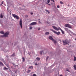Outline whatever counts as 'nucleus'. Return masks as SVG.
Instances as JSON below:
<instances>
[{
	"label": "nucleus",
	"instance_id": "obj_1",
	"mask_svg": "<svg viewBox=\"0 0 76 76\" xmlns=\"http://www.w3.org/2000/svg\"><path fill=\"white\" fill-rule=\"evenodd\" d=\"M52 27L53 28V29L56 30V31H59V30H60L63 34H64V31H63L62 29H61V28L60 27H56L55 26H52Z\"/></svg>",
	"mask_w": 76,
	"mask_h": 76
},
{
	"label": "nucleus",
	"instance_id": "obj_2",
	"mask_svg": "<svg viewBox=\"0 0 76 76\" xmlns=\"http://www.w3.org/2000/svg\"><path fill=\"white\" fill-rule=\"evenodd\" d=\"M63 42L64 43V45H66L67 44V43H69V41L67 40V39H66L65 40H63Z\"/></svg>",
	"mask_w": 76,
	"mask_h": 76
},
{
	"label": "nucleus",
	"instance_id": "obj_3",
	"mask_svg": "<svg viewBox=\"0 0 76 76\" xmlns=\"http://www.w3.org/2000/svg\"><path fill=\"white\" fill-rule=\"evenodd\" d=\"M12 16L14 17V18H16L17 20L19 19V16H18L15 14H12Z\"/></svg>",
	"mask_w": 76,
	"mask_h": 76
},
{
	"label": "nucleus",
	"instance_id": "obj_4",
	"mask_svg": "<svg viewBox=\"0 0 76 76\" xmlns=\"http://www.w3.org/2000/svg\"><path fill=\"white\" fill-rule=\"evenodd\" d=\"M51 31H53V32H54V33H55V34H56L58 35H59L60 34V31H58V32H57L56 31H54L53 29H51Z\"/></svg>",
	"mask_w": 76,
	"mask_h": 76
},
{
	"label": "nucleus",
	"instance_id": "obj_5",
	"mask_svg": "<svg viewBox=\"0 0 76 76\" xmlns=\"http://www.w3.org/2000/svg\"><path fill=\"white\" fill-rule=\"evenodd\" d=\"M9 32H6L5 34L4 35H1V37H7L8 35H9Z\"/></svg>",
	"mask_w": 76,
	"mask_h": 76
},
{
	"label": "nucleus",
	"instance_id": "obj_6",
	"mask_svg": "<svg viewBox=\"0 0 76 76\" xmlns=\"http://www.w3.org/2000/svg\"><path fill=\"white\" fill-rule=\"evenodd\" d=\"M65 26L67 28H72V26L68 24H65Z\"/></svg>",
	"mask_w": 76,
	"mask_h": 76
},
{
	"label": "nucleus",
	"instance_id": "obj_7",
	"mask_svg": "<svg viewBox=\"0 0 76 76\" xmlns=\"http://www.w3.org/2000/svg\"><path fill=\"white\" fill-rule=\"evenodd\" d=\"M19 24L20 25L21 28H22V20H21V19H20Z\"/></svg>",
	"mask_w": 76,
	"mask_h": 76
},
{
	"label": "nucleus",
	"instance_id": "obj_8",
	"mask_svg": "<svg viewBox=\"0 0 76 76\" xmlns=\"http://www.w3.org/2000/svg\"><path fill=\"white\" fill-rule=\"evenodd\" d=\"M30 25H37V22H33L30 24Z\"/></svg>",
	"mask_w": 76,
	"mask_h": 76
},
{
	"label": "nucleus",
	"instance_id": "obj_9",
	"mask_svg": "<svg viewBox=\"0 0 76 76\" xmlns=\"http://www.w3.org/2000/svg\"><path fill=\"white\" fill-rule=\"evenodd\" d=\"M49 39H50V40H52V41L54 40V39L53 38V37L51 36H50L49 37Z\"/></svg>",
	"mask_w": 76,
	"mask_h": 76
},
{
	"label": "nucleus",
	"instance_id": "obj_10",
	"mask_svg": "<svg viewBox=\"0 0 76 76\" xmlns=\"http://www.w3.org/2000/svg\"><path fill=\"white\" fill-rule=\"evenodd\" d=\"M0 66H4V64H3V63L1 61H0Z\"/></svg>",
	"mask_w": 76,
	"mask_h": 76
},
{
	"label": "nucleus",
	"instance_id": "obj_11",
	"mask_svg": "<svg viewBox=\"0 0 76 76\" xmlns=\"http://www.w3.org/2000/svg\"><path fill=\"white\" fill-rule=\"evenodd\" d=\"M64 29H65V30L66 31H67V32L69 31H70V30H69L68 28H65Z\"/></svg>",
	"mask_w": 76,
	"mask_h": 76
},
{
	"label": "nucleus",
	"instance_id": "obj_12",
	"mask_svg": "<svg viewBox=\"0 0 76 76\" xmlns=\"http://www.w3.org/2000/svg\"><path fill=\"white\" fill-rule=\"evenodd\" d=\"M22 61L23 62H24L25 61V58L22 57Z\"/></svg>",
	"mask_w": 76,
	"mask_h": 76
},
{
	"label": "nucleus",
	"instance_id": "obj_13",
	"mask_svg": "<svg viewBox=\"0 0 76 76\" xmlns=\"http://www.w3.org/2000/svg\"><path fill=\"white\" fill-rule=\"evenodd\" d=\"M52 41H53V42H54L55 44H56V43H57V41L55 40L54 39L53 40H52Z\"/></svg>",
	"mask_w": 76,
	"mask_h": 76
},
{
	"label": "nucleus",
	"instance_id": "obj_14",
	"mask_svg": "<svg viewBox=\"0 0 76 76\" xmlns=\"http://www.w3.org/2000/svg\"><path fill=\"white\" fill-rule=\"evenodd\" d=\"M36 59L37 60H38V61H39V60H40V59H41V58H38V57H37L36 58Z\"/></svg>",
	"mask_w": 76,
	"mask_h": 76
},
{
	"label": "nucleus",
	"instance_id": "obj_15",
	"mask_svg": "<svg viewBox=\"0 0 76 76\" xmlns=\"http://www.w3.org/2000/svg\"><path fill=\"white\" fill-rule=\"evenodd\" d=\"M29 69H33V66H29Z\"/></svg>",
	"mask_w": 76,
	"mask_h": 76
},
{
	"label": "nucleus",
	"instance_id": "obj_16",
	"mask_svg": "<svg viewBox=\"0 0 76 76\" xmlns=\"http://www.w3.org/2000/svg\"><path fill=\"white\" fill-rule=\"evenodd\" d=\"M0 34H4V33L3 31H0Z\"/></svg>",
	"mask_w": 76,
	"mask_h": 76
},
{
	"label": "nucleus",
	"instance_id": "obj_17",
	"mask_svg": "<svg viewBox=\"0 0 76 76\" xmlns=\"http://www.w3.org/2000/svg\"><path fill=\"white\" fill-rule=\"evenodd\" d=\"M4 70H8V68H6V67H4Z\"/></svg>",
	"mask_w": 76,
	"mask_h": 76
},
{
	"label": "nucleus",
	"instance_id": "obj_18",
	"mask_svg": "<svg viewBox=\"0 0 76 76\" xmlns=\"http://www.w3.org/2000/svg\"><path fill=\"white\" fill-rule=\"evenodd\" d=\"M30 72H31V70L29 69H28V71L27 72V73H29Z\"/></svg>",
	"mask_w": 76,
	"mask_h": 76
},
{
	"label": "nucleus",
	"instance_id": "obj_19",
	"mask_svg": "<svg viewBox=\"0 0 76 76\" xmlns=\"http://www.w3.org/2000/svg\"><path fill=\"white\" fill-rule=\"evenodd\" d=\"M15 55V53H14L11 56V57H12L13 56H14Z\"/></svg>",
	"mask_w": 76,
	"mask_h": 76
},
{
	"label": "nucleus",
	"instance_id": "obj_20",
	"mask_svg": "<svg viewBox=\"0 0 76 76\" xmlns=\"http://www.w3.org/2000/svg\"><path fill=\"white\" fill-rule=\"evenodd\" d=\"M49 34H50V33H49V32H46L45 33V34L46 35H48Z\"/></svg>",
	"mask_w": 76,
	"mask_h": 76
},
{
	"label": "nucleus",
	"instance_id": "obj_21",
	"mask_svg": "<svg viewBox=\"0 0 76 76\" xmlns=\"http://www.w3.org/2000/svg\"><path fill=\"white\" fill-rule=\"evenodd\" d=\"M43 51H44L43 50H42L40 51V54H41V55L42 54V53H43Z\"/></svg>",
	"mask_w": 76,
	"mask_h": 76
},
{
	"label": "nucleus",
	"instance_id": "obj_22",
	"mask_svg": "<svg viewBox=\"0 0 76 76\" xmlns=\"http://www.w3.org/2000/svg\"><path fill=\"white\" fill-rule=\"evenodd\" d=\"M74 67L75 70H76V65H74Z\"/></svg>",
	"mask_w": 76,
	"mask_h": 76
},
{
	"label": "nucleus",
	"instance_id": "obj_23",
	"mask_svg": "<svg viewBox=\"0 0 76 76\" xmlns=\"http://www.w3.org/2000/svg\"><path fill=\"white\" fill-rule=\"evenodd\" d=\"M60 3L61 4H64V3L62 1H60Z\"/></svg>",
	"mask_w": 76,
	"mask_h": 76
},
{
	"label": "nucleus",
	"instance_id": "obj_24",
	"mask_svg": "<svg viewBox=\"0 0 76 76\" xmlns=\"http://www.w3.org/2000/svg\"><path fill=\"white\" fill-rule=\"evenodd\" d=\"M74 61H76V57H75V56H74Z\"/></svg>",
	"mask_w": 76,
	"mask_h": 76
},
{
	"label": "nucleus",
	"instance_id": "obj_25",
	"mask_svg": "<svg viewBox=\"0 0 76 76\" xmlns=\"http://www.w3.org/2000/svg\"><path fill=\"white\" fill-rule=\"evenodd\" d=\"M0 17L1 18H3V15H0Z\"/></svg>",
	"mask_w": 76,
	"mask_h": 76
},
{
	"label": "nucleus",
	"instance_id": "obj_26",
	"mask_svg": "<svg viewBox=\"0 0 76 76\" xmlns=\"http://www.w3.org/2000/svg\"><path fill=\"white\" fill-rule=\"evenodd\" d=\"M50 2V0H48V2L49 3Z\"/></svg>",
	"mask_w": 76,
	"mask_h": 76
},
{
	"label": "nucleus",
	"instance_id": "obj_27",
	"mask_svg": "<svg viewBox=\"0 0 76 76\" xmlns=\"http://www.w3.org/2000/svg\"><path fill=\"white\" fill-rule=\"evenodd\" d=\"M32 29V27L30 26V29Z\"/></svg>",
	"mask_w": 76,
	"mask_h": 76
},
{
	"label": "nucleus",
	"instance_id": "obj_28",
	"mask_svg": "<svg viewBox=\"0 0 76 76\" xmlns=\"http://www.w3.org/2000/svg\"><path fill=\"white\" fill-rule=\"evenodd\" d=\"M33 76H37V75L36 74H34L33 75Z\"/></svg>",
	"mask_w": 76,
	"mask_h": 76
},
{
	"label": "nucleus",
	"instance_id": "obj_29",
	"mask_svg": "<svg viewBox=\"0 0 76 76\" xmlns=\"http://www.w3.org/2000/svg\"><path fill=\"white\" fill-rule=\"evenodd\" d=\"M47 24H49L50 23V22L47 21Z\"/></svg>",
	"mask_w": 76,
	"mask_h": 76
},
{
	"label": "nucleus",
	"instance_id": "obj_30",
	"mask_svg": "<svg viewBox=\"0 0 76 76\" xmlns=\"http://www.w3.org/2000/svg\"><path fill=\"white\" fill-rule=\"evenodd\" d=\"M48 59V56L47 58H46V60L47 61V60Z\"/></svg>",
	"mask_w": 76,
	"mask_h": 76
},
{
	"label": "nucleus",
	"instance_id": "obj_31",
	"mask_svg": "<svg viewBox=\"0 0 76 76\" xmlns=\"http://www.w3.org/2000/svg\"><path fill=\"white\" fill-rule=\"evenodd\" d=\"M57 7L58 8H60V6H59V5H58V6H57Z\"/></svg>",
	"mask_w": 76,
	"mask_h": 76
},
{
	"label": "nucleus",
	"instance_id": "obj_32",
	"mask_svg": "<svg viewBox=\"0 0 76 76\" xmlns=\"http://www.w3.org/2000/svg\"><path fill=\"white\" fill-rule=\"evenodd\" d=\"M14 72H15V73L16 74L17 73V70L15 71Z\"/></svg>",
	"mask_w": 76,
	"mask_h": 76
},
{
	"label": "nucleus",
	"instance_id": "obj_33",
	"mask_svg": "<svg viewBox=\"0 0 76 76\" xmlns=\"http://www.w3.org/2000/svg\"><path fill=\"white\" fill-rule=\"evenodd\" d=\"M7 67H8V68H9V69L10 68V67H9V66L8 65H7Z\"/></svg>",
	"mask_w": 76,
	"mask_h": 76
},
{
	"label": "nucleus",
	"instance_id": "obj_34",
	"mask_svg": "<svg viewBox=\"0 0 76 76\" xmlns=\"http://www.w3.org/2000/svg\"><path fill=\"white\" fill-rule=\"evenodd\" d=\"M25 17H28V15H25Z\"/></svg>",
	"mask_w": 76,
	"mask_h": 76
},
{
	"label": "nucleus",
	"instance_id": "obj_35",
	"mask_svg": "<svg viewBox=\"0 0 76 76\" xmlns=\"http://www.w3.org/2000/svg\"><path fill=\"white\" fill-rule=\"evenodd\" d=\"M3 3V1H2V3L1 4V5H2Z\"/></svg>",
	"mask_w": 76,
	"mask_h": 76
},
{
	"label": "nucleus",
	"instance_id": "obj_36",
	"mask_svg": "<svg viewBox=\"0 0 76 76\" xmlns=\"http://www.w3.org/2000/svg\"><path fill=\"white\" fill-rule=\"evenodd\" d=\"M3 3V1H2V3L1 4V5H2Z\"/></svg>",
	"mask_w": 76,
	"mask_h": 76
},
{
	"label": "nucleus",
	"instance_id": "obj_37",
	"mask_svg": "<svg viewBox=\"0 0 76 76\" xmlns=\"http://www.w3.org/2000/svg\"><path fill=\"white\" fill-rule=\"evenodd\" d=\"M45 11H46V12H48V10H45Z\"/></svg>",
	"mask_w": 76,
	"mask_h": 76
},
{
	"label": "nucleus",
	"instance_id": "obj_38",
	"mask_svg": "<svg viewBox=\"0 0 76 76\" xmlns=\"http://www.w3.org/2000/svg\"><path fill=\"white\" fill-rule=\"evenodd\" d=\"M48 13V14H50V11H48V12H47Z\"/></svg>",
	"mask_w": 76,
	"mask_h": 76
},
{
	"label": "nucleus",
	"instance_id": "obj_39",
	"mask_svg": "<svg viewBox=\"0 0 76 76\" xmlns=\"http://www.w3.org/2000/svg\"><path fill=\"white\" fill-rule=\"evenodd\" d=\"M39 23H41V22H40V21H39Z\"/></svg>",
	"mask_w": 76,
	"mask_h": 76
},
{
	"label": "nucleus",
	"instance_id": "obj_40",
	"mask_svg": "<svg viewBox=\"0 0 76 76\" xmlns=\"http://www.w3.org/2000/svg\"><path fill=\"white\" fill-rule=\"evenodd\" d=\"M66 71H67V72H69V70H67L66 69Z\"/></svg>",
	"mask_w": 76,
	"mask_h": 76
},
{
	"label": "nucleus",
	"instance_id": "obj_41",
	"mask_svg": "<svg viewBox=\"0 0 76 76\" xmlns=\"http://www.w3.org/2000/svg\"><path fill=\"white\" fill-rule=\"evenodd\" d=\"M31 15H33V13L31 12Z\"/></svg>",
	"mask_w": 76,
	"mask_h": 76
},
{
	"label": "nucleus",
	"instance_id": "obj_42",
	"mask_svg": "<svg viewBox=\"0 0 76 76\" xmlns=\"http://www.w3.org/2000/svg\"><path fill=\"white\" fill-rule=\"evenodd\" d=\"M48 4V5H49V6H50V5H51V4Z\"/></svg>",
	"mask_w": 76,
	"mask_h": 76
},
{
	"label": "nucleus",
	"instance_id": "obj_43",
	"mask_svg": "<svg viewBox=\"0 0 76 76\" xmlns=\"http://www.w3.org/2000/svg\"><path fill=\"white\" fill-rule=\"evenodd\" d=\"M40 28H38V30H40Z\"/></svg>",
	"mask_w": 76,
	"mask_h": 76
},
{
	"label": "nucleus",
	"instance_id": "obj_44",
	"mask_svg": "<svg viewBox=\"0 0 76 76\" xmlns=\"http://www.w3.org/2000/svg\"><path fill=\"white\" fill-rule=\"evenodd\" d=\"M60 76H63V75H60Z\"/></svg>",
	"mask_w": 76,
	"mask_h": 76
},
{
	"label": "nucleus",
	"instance_id": "obj_45",
	"mask_svg": "<svg viewBox=\"0 0 76 76\" xmlns=\"http://www.w3.org/2000/svg\"><path fill=\"white\" fill-rule=\"evenodd\" d=\"M53 2H54V0H53Z\"/></svg>",
	"mask_w": 76,
	"mask_h": 76
},
{
	"label": "nucleus",
	"instance_id": "obj_46",
	"mask_svg": "<svg viewBox=\"0 0 76 76\" xmlns=\"http://www.w3.org/2000/svg\"><path fill=\"white\" fill-rule=\"evenodd\" d=\"M46 4H48V3H47Z\"/></svg>",
	"mask_w": 76,
	"mask_h": 76
},
{
	"label": "nucleus",
	"instance_id": "obj_47",
	"mask_svg": "<svg viewBox=\"0 0 76 76\" xmlns=\"http://www.w3.org/2000/svg\"><path fill=\"white\" fill-rule=\"evenodd\" d=\"M51 1H53L54 0H51Z\"/></svg>",
	"mask_w": 76,
	"mask_h": 76
},
{
	"label": "nucleus",
	"instance_id": "obj_48",
	"mask_svg": "<svg viewBox=\"0 0 76 76\" xmlns=\"http://www.w3.org/2000/svg\"><path fill=\"white\" fill-rule=\"evenodd\" d=\"M75 41H76V38L75 39Z\"/></svg>",
	"mask_w": 76,
	"mask_h": 76
},
{
	"label": "nucleus",
	"instance_id": "obj_49",
	"mask_svg": "<svg viewBox=\"0 0 76 76\" xmlns=\"http://www.w3.org/2000/svg\"><path fill=\"white\" fill-rule=\"evenodd\" d=\"M39 20H40V19H39Z\"/></svg>",
	"mask_w": 76,
	"mask_h": 76
},
{
	"label": "nucleus",
	"instance_id": "obj_50",
	"mask_svg": "<svg viewBox=\"0 0 76 76\" xmlns=\"http://www.w3.org/2000/svg\"><path fill=\"white\" fill-rule=\"evenodd\" d=\"M36 65H37V63H36Z\"/></svg>",
	"mask_w": 76,
	"mask_h": 76
},
{
	"label": "nucleus",
	"instance_id": "obj_51",
	"mask_svg": "<svg viewBox=\"0 0 76 76\" xmlns=\"http://www.w3.org/2000/svg\"><path fill=\"white\" fill-rule=\"evenodd\" d=\"M69 6V5H68V6Z\"/></svg>",
	"mask_w": 76,
	"mask_h": 76
}]
</instances>
